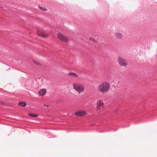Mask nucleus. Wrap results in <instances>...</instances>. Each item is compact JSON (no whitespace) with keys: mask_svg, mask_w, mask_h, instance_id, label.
Segmentation results:
<instances>
[{"mask_svg":"<svg viewBox=\"0 0 157 157\" xmlns=\"http://www.w3.org/2000/svg\"><path fill=\"white\" fill-rule=\"evenodd\" d=\"M110 86L107 82H103L98 87V90L100 92L104 93L107 92L109 90Z\"/></svg>","mask_w":157,"mask_h":157,"instance_id":"obj_1","label":"nucleus"},{"mask_svg":"<svg viewBox=\"0 0 157 157\" xmlns=\"http://www.w3.org/2000/svg\"><path fill=\"white\" fill-rule=\"evenodd\" d=\"M74 89L78 94L82 93L84 91V87L82 84L75 82L72 85Z\"/></svg>","mask_w":157,"mask_h":157,"instance_id":"obj_2","label":"nucleus"},{"mask_svg":"<svg viewBox=\"0 0 157 157\" xmlns=\"http://www.w3.org/2000/svg\"><path fill=\"white\" fill-rule=\"evenodd\" d=\"M58 38L60 40L64 42H67L69 40L68 37L61 33H58L57 35Z\"/></svg>","mask_w":157,"mask_h":157,"instance_id":"obj_3","label":"nucleus"},{"mask_svg":"<svg viewBox=\"0 0 157 157\" xmlns=\"http://www.w3.org/2000/svg\"><path fill=\"white\" fill-rule=\"evenodd\" d=\"M96 109L98 110L103 109L104 108V103L102 100H98L96 103Z\"/></svg>","mask_w":157,"mask_h":157,"instance_id":"obj_4","label":"nucleus"},{"mask_svg":"<svg viewBox=\"0 0 157 157\" xmlns=\"http://www.w3.org/2000/svg\"><path fill=\"white\" fill-rule=\"evenodd\" d=\"M118 61L119 65L121 67H126L127 65L126 61L122 58L119 57Z\"/></svg>","mask_w":157,"mask_h":157,"instance_id":"obj_5","label":"nucleus"},{"mask_svg":"<svg viewBox=\"0 0 157 157\" xmlns=\"http://www.w3.org/2000/svg\"><path fill=\"white\" fill-rule=\"evenodd\" d=\"M86 114V112L84 111L80 110L76 112L75 114L77 117H82L85 115Z\"/></svg>","mask_w":157,"mask_h":157,"instance_id":"obj_6","label":"nucleus"},{"mask_svg":"<svg viewBox=\"0 0 157 157\" xmlns=\"http://www.w3.org/2000/svg\"><path fill=\"white\" fill-rule=\"evenodd\" d=\"M46 92L47 90L45 89H42L39 90L38 94L39 95L43 96L46 94Z\"/></svg>","mask_w":157,"mask_h":157,"instance_id":"obj_7","label":"nucleus"},{"mask_svg":"<svg viewBox=\"0 0 157 157\" xmlns=\"http://www.w3.org/2000/svg\"><path fill=\"white\" fill-rule=\"evenodd\" d=\"M37 33L38 35L43 38H46L48 36L47 34H44L40 31H38Z\"/></svg>","mask_w":157,"mask_h":157,"instance_id":"obj_8","label":"nucleus"},{"mask_svg":"<svg viewBox=\"0 0 157 157\" xmlns=\"http://www.w3.org/2000/svg\"><path fill=\"white\" fill-rule=\"evenodd\" d=\"M115 35L116 38L118 39H121L123 38L122 34L120 32H116L115 33Z\"/></svg>","mask_w":157,"mask_h":157,"instance_id":"obj_9","label":"nucleus"},{"mask_svg":"<svg viewBox=\"0 0 157 157\" xmlns=\"http://www.w3.org/2000/svg\"><path fill=\"white\" fill-rule=\"evenodd\" d=\"M68 75L71 77L78 78V75L76 73L74 72H70L68 73Z\"/></svg>","mask_w":157,"mask_h":157,"instance_id":"obj_10","label":"nucleus"},{"mask_svg":"<svg viewBox=\"0 0 157 157\" xmlns=\"http://www.w3.org/2000/svg\"><path fill=\"white\" fill-rule=\"evenodd\" d=\"M18 105L20 106L25 107L26 105V103L25 102L21 101L19 103Z\"/></svg>","mask_w":157,"mask_h":157,"instance_id":"obj_11","label":"nucleus"},{"mask_svg":"<svg viewBox=\"0 0 157 157\" xmlns=\"http://www.w3.org/2000/svg\"><path fill=\"white\" fill-rule=\"evenodd\" d=\"M39 8L42 11H45L47 10V9L45 7H43L41 6H39Z\"/></svg>","mask_w":157,"mask_h":157,"instance_id":"obj_12","label":"nucleus"},{"mask_svg":"<svg viewBox=\"0 0 157 157\" xmlns=\"http://www.w3.org/2000/svg\"><path fill=\"white\" fill-rule=\"evenodd\" d=\"M29 115L31 117H37L38 116L37 114H34L31 113H29Z\"/></svg>","mask_w":157,"mask_h":157,"instance_id":"obj_13","label":"nucleus"},{"mask_svg":"<svg viewBox=\"0 0 157 157\" xmlns=\"http://www.w3.org/2000/svg\"><path fill=\"white\" fill-rule=\"evenodd\" d=\"M90 40L91 41H94V39L93 38H92V37L90 38Z\"/></svg>","mask_w":157,"mask_h":157,"instance_id":"obj_14","label":"nucleus"},{"mask_svg":"<svg viewBox=\"0 0 157 157\" xmlns=\"http://www.w3.org/2000/svg\"><path fill=\"white\" fill-rule=\"evenodd\" d=\"M44 106L47 107V108H48V106H49L48 105H46L45 104H44Z\"/></svg>","mask_w":157,"mask_h":157,"instance_id":"obj_15","label":"nucleus"}]
</instances>
